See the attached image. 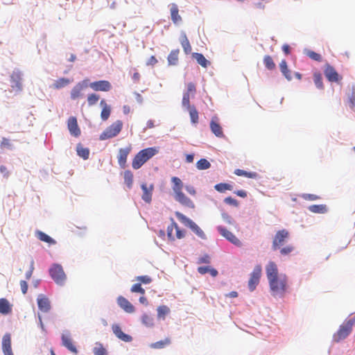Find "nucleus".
Wrapping results in <instances>:
<instances>
[{"label":"nucleus","instance_id":"obj_23","mask_svg":"<svg viewBox=\"0 0 355 355\" xmlns=\"http://www.w3.org/2000/svg\"><path fill=\"white\" fill-rule=\"evenodd\" d=\"M62 345L67 348L71 353L77 354L78 350L74 344L73 343V340L69 336L62 334Z\"/></svg>","mask_w":355,"mask_h":355},{"label":"nucleus","instance_id":"obj_38","mask_svg":"<svg viewBox=\"0 0 355 355\" xmlns=\"http://www.w3.org/2000/svg\"><path fill=\"white\" fill-rule=\"evenodd\" d=\"M70 83V80L66 78H61L55 80L53 85V88L60 89Z\"/></svg>","mask_w":355,"mask_h":355},{"label":"nucleus","instance_id":"obj_33","mask_svg":"<svg viewBox=\"0 0 355 355\" xmlns=\"http://www.w3.org/2000/svg\"><path fill=\"white\" fill-rule=\"evenodd\" d=\"M234 174L238 176H244L248 178L256 179L258 178V174L256 172H248L242 169H236Z\"/></svg>","mask_w":355,"mask_h":355},{"label":"nucleus","instance_id":"obj_62","mask_svg":"<svg viewBox=\"0 0 355 355\" xmlns=\"http://www.w3.org/2000/svg\"><path fill=\"white\" fill-rule=\"evenodd\" d=\"M186 190L189 194L192 196H195L196 193L195 188L191 185L186 186Z\"/></svg>","mask_w":355,"mask_h":355},{"label":"nucleus","instance_id":"obj_40","mask_svg":"<svg viewBox=\"0 0 355 355\" xmlns=\"http://www.w3.org/2000/svg\"><path fill=\"white\" fill-rule=\"evenodd\" d=\"M263 64L268 70H273L275 69L276 65L270 55H265L263 57Z\"/></svg>","mask_w":355,"mask_h":355},{"label":"nucleus","instance_id":"obj_45","mask_svg":"<svg viewBox=\"0 0 355 355\" xmlns=\"http://www.w3.org/2000/svg\"><path fill=\"white\" fill-rule=\"evenodd\" d=\"M211 164L206 159H200L196 163V167L199 170H205L210 168Z\"/></svg>","mask_w":355,"mask_h":355},{"label":"nucleus","instance_id":"obj_60","mask_svg":"<svg viewBox=\"0 0 355 355\" xmlns=\"http://www.w3.org/2000/svg\"><path fill=\"white\" fill-rule=\"evenodd\" d=\"M210 258L208 255H205L198 259V263H209Z\"/></svg>","mask_w":355,"mask_h":355},{"label":"nucleus","instance_id":"obj_53","mask_svg":"<svg viewBox=\"0 0 355 355\" xmlns=\"http://www.w3.org/2000/svg\"><path fill=\"white\" fill-rule=\"evenodd\" d=\"M187 87V89L185 93L191 95V96L193 97L196 92V87L195 84L193 83H189Z\"/></svg>","mask_w":355,"mask_h":355},{"label":"nucleus","instance_id":"obj_30","mask_svg":"<svg viewBox=\"0 0 355 355\" xmlns=\"http://www.w3.org/2000/svg\"><path fill=\"white\" fill-rule=\"evenodd\" d=\"M279 68L281 70V72L283 73V75L285 76V78L291 80L292 79L291 73V71L288 68L287 62L285 60H283L281 61L279 64Z\"/></svg>","mask_w":355,"mask_h":355},{"label":"nucleus","instance_id":"obj_19","mask_svg":"<svg viewBox=\"0 0 355 355\" xmlns=\"http://www.w3.org/2000/svg\"><path fill=\"white\" fill-rule=\"evenodd\" d=\"M68 129L71 135L77 137L80 135V130L78 127L77 119L75 116H71L67 122Z\"/></svg>","mask_w":355,"mask_h":355},{"label":"nucleus","instance_id":"obj_57","mask_svg":"<svg viewBox=\"0 0 355 355\" xmlns=\"http://www.w3.org/2000/svg\"><path fill=\"white\" fill-rule=\"evenodd\" d=\"M20 286L21 289V292L23 294H26L28 291V284L26 281L21 280L20 281Z\"/></svg>","mask_w":355,"mask_h":355},{"label":"nucleus","instance_id":"obj_29","mask_svg":"<svg viewBox=\"0 0 355 355\" xmlns=\"http://www.w3.org/2000/svg\"><path fill=\"white\" fill-rule=\"evenodd\" d=\"M179 49L172 50L168 55L167 60L169 65H176L178 62Z\"/></svg>","mask_w":355,"mask_h":355},{"label":"nucleus","instance_id":"obj_11","mask_svg":"<svg viewBox=\"0 0 355 355\" xmlns=\"http://www.w3.org/2000/svg\"><path fill=\"white\" fill-rule=\"evenodd\" d=\"M132 150V146L129 145L125 148H120L117 155L118 163L121 168H125L126 167V162L128 156Z\"/></svg>","mask_w":355,"mask_h":355},{"label":"nucleus","instance_id":"obj_61","mask_svg":"<svg viewBox=\"0 0 355 355\" xmlns=\"http://www.w3.org/2000/svg\"><path fill=\"white\" fill-rule=\"evenodd\" d=\"M157 60L156 59V58L154 55H152L150 57V58L147 61L146 64L153 66L155 64H157Z\"/></svg>","mask_w":355,"mask_h":355},{"label":"nucleus","instance_id":"obj_39","mask_svg":"<svg viewBox=\"0 0 355 355\" xmlns=\"http://www.w3.org/2000/svg\"><path fill=\"white\" fill-rule=\"evenodd\" d=\"M93 353L94 355H107V349L103 347V344L96 343L95 347L93 349Z\"/></svg>","mask_w":355,"mask_h":355},{"label":"nucleus","instance_id":"obj_50","mask_svg":"<svg viewBox=\"0 0 355 355\" xmlns=\"http://www.w3.org/2000/svg\"><path fill=\"white\" fill-rule=\"evenodd\" d=\"M191 95L184 93L182 101V105L186 109L190 107H192V105L190 104V97Z\"/></svg>","mask_w":355,"mask_h":355},{"label":"nucleus","instance_id":"obj_10","mask_svg":"<svg viewBox=\"0 0 355 355\" xmlns=\"http://www.w3.org/2000/svg\"><path fill=\"white\" fill-rule=\"evenodd\" d=\"M324 74L327 79L329 82H338L342 79L338 72L336 71L334 67L331 66L329 64H327L324 67Z\"/></svg>","mask_w":355,"mask_h":355},{"label":"nucleus","instance_id":"obj_25","mask_svg":"<svg viewBox=\"0 0 355 355\" xmlns=\"http://www.w3.org/2000/svg\"><path fill=\"white\" fill-rule=\"evenodd\" d=\"M100 105L102 107L101 117L103 121H107L108 119V118L110 117V115L111 113L110 106L106 103L105 100H101Z\"/></svg>","mask_w":355,"mask_h":355},{"label":"nucleus","instance_id":"obj_5","mask_svg":"<svg viewBox=\"0 0 355 355\" xmlns=\"http://www.w3.org/2000/svg\"><path fill=\"white\" fill-rule=\"evenodd\" d=\"M123 122L117 120L109 125L99 136L100 140H106L117 136L121 131Z\"/></svg>","mask_w":355,"mask_h":355},{"label":"nucleus","instance_id":"obj_63","mask_svg":"<svg viewBox=\"0 0 355 355\" xmlns=\"http://www.w3.org/2000/svg\"><path fill=\"white\" fill-rule=\"evenodd\" d=\"M1 147L5 146L8 148H11L12 145L10 142V140L6 138H3L1 144Z\"/></svg>","mask_w":355,"mask_h":355},{"label":"nucleus","instance_id":"obj_56","mask_svg":"<svg viewBox=\"0 0 355 355\" xmlns=\"http://www.w3.org/2000/svg\"><path fill=\"white\" fill-rule=\"evenodd\" d=\"M222 218L228 224H232L233 223V219L232 217L227 213H223L222 214Z\"/></svg>","mask_w":355,"mask_h":355},{"label":"nucleus","instance_id":"obj_24","mask_svg":"<svg viewBox=\"0 0 355 355\" xmlns=\"http://www.w3.org/2000/svg\"><path fill=\"white\" fill-rule=\"evenodd\" d=\"M171 20L174 24H178L182 21V17L179 15V9L176 4L172 3L171 6Z\"/></svg>","mask_w":355,"mask_h":355},{"label":"nucleus","instance_id":"obj_18","mask_svg":"<svg viewBox=\"0 0 355 355\" xmlns=\"http://www.w3.org/2000/svg\"><path fill=\"white\" fill-rule=\"evenodd\" d=\"M141 188L143 191L141 198L147 203H150L152 200L153 191L154 190V185L150 184L147 185L146 183H143L141 185Z\"/></svg>","mask_w":355,"mask_h":355},{"label":"nucleus","instance_id":"obj_13","mask_svg":"<svg viewBox=\"0 0 355 355\" xmlns=\"http://www.w3.org/2000/svg\"><path fill=\"white\" fill-rule=\"evenodd\" d=\"M217 230L219 232V233L229 241H230L231 243L236 245H241V243L239 239H237L236 236L234 235L231 232L228 231L225 227L218 226L217 227Z\"/></svg>","mask_w":355,"mask_h":355},{"label":"nucleus","instance_id":"obj_20","mask_svg":"<svg viewBox=\"0 0 355 355\" xmlns=\"http://www.w3.org/2000/svg\"><path fill=\"white\" fill-rule=\"evenodd\" d=\"M210 129L211 131L217 137H224V134L223 131V128L218 122L217 117H213L210 121Z\"/></svg>","mask_w":355,"mask_h":355},{"label":"nucleus","instance_id":"obj_54","mask_svg":"<svg viewBox=\"0 0 355 355\" xmlns=\"http://www.w3.org/2000/svg\"><path fill=\"white\" fill-rule=\"evenodd\" d=\"M33 270H34V261H33V260H31V263H30V266H29V269L26 273V279H31V277L33 275Z\"/></svg>","mask_w":355,"mask_h":355},{"label":"nucleus","instance_id":"obj_22","mask_svg":"<svg viewBox=\"0 0 355 355\" xmlns=\"http://www.w3.org/2000/svg\"><path fill=\"white\" fill-rule=\"evenodd\" d=\"M37 300L38 307L41 311L46 313L51 309L50 302L45 295H40Z\"/></svg>","mask_w":355,"mask_h":355},{"label":"nucleus","instance_id":"obj_15","mask_svg":"<svg viewBox=\"0 0 355 355\" xmlns=\"http://www.w3.org/2000/svg\"><path fill=\"white\" fill-rule=\"evenodd\" d=\"M175 200L180 202L182 205L189 207L194 208L195 205L193 201L189 198L183 192L180 191L175 194Z\"/></svg>","mask_w":355,"mask_h":355},{"label":"nucleus","instance_id":"obj_32","mask_svg":"<svg viewBox=\"0 0 355 355\" xmlns=\"http://www.w3.org/2000/svg\"><path fill=\"white\" fill-rule=\"evenodd\" d=\"M309 210L313 213L324 214L327 211L325 205H313L309 207Z\"/></svg>","mask_w":355,"mask_h":355},{"label":"nucleus","instance_id":"obj_12","mask_svg":"<svg viewBox=\"0 0 355 355\" xmlns=\"http://www.w3.org/2000/svg\"><path fill=\"white\" fill-rule=\"evenodd\" d=\"M175 230L176 232V238L177 239H182L184 237V232L183 230H181L180 227H178V224L172 220V223L170 225L167 227V236L168 239L170 240H175V237L173 235V230Z\"/></svg>","mask_w":355,"mask_h":355},{"label":"nucleus","instance_id":"obj_2","mask_svg":"<svg viewBox=\"0 0 355 355\" xmlns=\"http://www.w3.org/2000/svg\"><path fill=\"white\" fill-rule=\"evenodd\" d=\"M290 237L289 232L286 229L278 230L272 239V248L273 250H279V252L283 256L289 255L295 250V247L292 244H286L287 240Z\"/></svg>","mask_w":355,"mask_h":355},{"label":"nucleus","instance_id":"obj_3","mask_svg":"<svg viewBox=\"0 0 355 355\" xmlns=\"http://www.w3.org/2000/svg\"><path fill=\"white\" fill-rule=\"evenodd\" d=\"M158 153L156 147L144 148L138 152L132 162V167L137 170L140 168L146 162Z\"/></svg>","mask_w":355,"mask_h":355},{"label":"nucleus","instance_id":"obj_52","mask_svg":"<svg viewBox=\"0 0 355 355\" xmlns=\"http://www.w3.org/2000/svg\"><path fill=\"white\" fill-rule=\"evenodd\" d=\"M99 96L96 94H91L87 97L88 105L89 106L95 105L99 100Z\"/></svg>","mask_w":355,"mask_h":355},{"label":"nucleus","instance_id":"obj_6","mask_svg":"<svg viewBox=\"0 0 355 355\" xmlns=\"http://www.w3.org/2000/svg\"><path fill=\"white\" fill-rule=\"evenodd\" d=\"M354 322V320H349L345 322L343 324H341L337 332L334 334V341L336 343H338L340 340L347 338L348 335L351 333Z\"/></svg>","mask_w":355,"mask_h":355},{"label":"nucleus","instance_id":"obj_35","mask_svg":"<svg viewBox=\"0 0 355 355\" xmlns=\"http://www.w3.org/2000/svg\"><path fill=\"white\" fill-rule=\"evenodd\" d=\"M171 182L173 183V190L175 194L180 191H182V187H183V184H182V180L179 178L173 177L171 178Z\"/></svg>","mask_w":355,"mask_h":355},{"label":"nucleus","instance_id":"obj_48","mask_svg":"<svg viewBox=\"0 0 355 355\" xmlns=\"http://www.w3.org/2000/svg\"><path fill=\"white\" fill-rule=\"evenodd\" d=\"M306 54L308 57H309L311 59H312L313 60L320 62L322 60V57H321L320 54H319L315 51L308 50L306 51Z\"/></svg>","mask_w":355,"mask_h":355},{"label":"nucleus","instance_id":"obj_27","mask_svg":"<svg viewBox=\"0 0 355 355\" xmlns=\"http://www.w3.org/2000/svg\"><path fill=\"white\" fill-rule=\"evenodd\" d=\"M180 44L183 48L185 54H189L191 52V46L184 33H182L181 35Z\"/></svg>","mask_w":355,"mask_h":355},{"label":"nucleus","instance_id":"obj_17","mask_svg":"<svg viewBox=\"0 0 355 355\" xmlns=\"http://www.w3.org/2000/svg\"><path fill=\"white\" fill-rule=\"evenodd\" d=\"M112 329L114 335L120 340L129 343L132 340V338L131 336L128 335L122 331L121 327L117 324H114L112 326Z\"/></svg>","mask_w":355,"mask_h":355},{"label":"nucleus","instance_id":"obj_49","mask_svg":"<svg viewBox=\"0 0 355 355\" xmlns=\"http://www.w3.org/2000/svg\"><path fill=\"white\" fill-rule=\"evenodd\" d=\"M130 291L132 293H139L143 295H145V290L142 288L141 284L139 283L132 285L130 288Z\"/></svg>","mask_w":355,"mask_h":355},{"label":"nucleus","instance_id":"obj_1","mask_svg":"<svg viewBox=\"0 0 355 355\" xmlns=\"http://www.w3.org/2000/svg\"><path fill=\"white\" fill-rule=\"evenodd\" d=\"M266 273L272 295L275 297L284 296L288 288L287 276L279 275L277 265L274 261H269L266 265Z\"/></svg>","mask_w":355,"mask_h":355},{"label":"nucleus","instance_id":"obj_26","mask_svg":"<svg viewBox=\"0 0 355 355\" xmlns=\"http://www.w3.org/2000/svg\"><path fill=\"white\" fill-rule=\"evenodd\" d=\"M12 311V306L6 298L0 299V313L4 315L8 314Z\"/></svg>","mask_w":355,"mask_h":355},{"label":"nucleus","instance_id":"obj_47","mask_svg":"<svg viewBox=\"0 0 355 355\" xmlns=\"http://www.w3.org/2000/svg\"><path fill=\"white\" fill-rule=\"evenodd\" d=\"M141 321H142V323L147 327H153L154 324L153 318L147 314H144L142 315Z\"/></svg>","mask_w":355,"mask_h":355},{"label":"nucleus","instance_id":"obj_14","mask_svg":"<svg viewBox=\"0 0 355 355\" xmlns=\"http://www.w3.org/2000/svg\"><path fill=\"white\" fill-rule=\"evenodd\" d=\"M89 87L94 91L108 92L111 89L112 85L107 80H98L91 83Z\"/></svg>","mask_w":355,"mask_h":355},{"label":"nucleus","instance_id":"obj_59","mask_svg":"<svg viewBox=\"0 0 355 355\" xmlns=\"http://www.w3.org/2000/svg\"><path fill=\"white\" fill-rule=\"evenodd\" d=\"M209 266H200L198 267V272L201 275H204L206 274L207 272H209Z\"/></svg>","mask_w":355,"mask_h":355},{"label":"nucleus","instance_id":"obj_46","mask_svg":"<svg viewBox=\"0 0 355 355\" xmlns=\"http://www.w3.org/2000/svg\"><path fill=\"white\" fill-rule=\"evenodd\" d=\"M313 80H314V83H315V86L318 89H323L324 85H323V83H322V75L320 73H315L313 74Z\"/></svg>","mask_w":355,"mask_h":355},{"label":"nucleus","instance_id":"obj_51","mask_svg":"<svg viewBox=\"0 0 355 355\" xmlns=\"http://www.w3.org/2000/svg\"><path fill=\"white\" fill-rule=\"evenodd\" d=\"M136 280L138 281L141 284H148L152 282V278L148 275L138 276L136 277Z\"/></svg>","mask_w":355,"mask_h":355},{"label":"nucleus","instance_id":"obj_8","mask_svg":"<svg viewBox=\"0 0 355 355\" xmlns=\"http://www.w3.org/2000/svg\"><path fill=\"white\" fill-rule=\"evenodd\" d=\"M262 268L261 265H257L253 271L250 274V277L248 281V288L250 291L255 290L257 286L259 284L261 276Z\"/></svg>","mask_w":355,"mask_h":355},{"label":"nucleus","instance_id":"obj_64","mask_svg":"<svg viewBox=\"0 0 355 355\" xmlns=\"http://www.w3.org/2000/svg\"><path fill=\"white\" fill-rule=\"evenodd\" d=\"M349 103L352 107H355V91H353L352 96L349 98Z\"/></svg>","mask_w":355,"mask_h":355},{"label":"nucleus","instance_id":"obj_55","mask_svg":"<svg viewBox=\"0 0 355 355\" xmlns=\"http://www.w3.org/2000/svg\"><path fill=\"white\" fill-rule=\"evenodd\" d=\"M225 202L231 205L237 206L238 202L236 199L232 197H227L224 200Z\"/></svg>","mask_w":355,"mask_h":355},{"label":"nucleus","instance_id":"obj_16","mask_svg":"<svg viewBox=\"0 0 355 355\" xmlns=\"http://www.w3.org/2000/svg\"><path fill=\"white\" fill-rule=\"evenodd\" d=\"M118 305L126 313H132L135 309L134 306L124 297L119 296L116 300Z\"/></svg>","mask_w":355,"mask_h":355},{"label":"nucleus","instance_id":"obj_37","mask_svg":"<svg viewBox=\"0 0 355 355\" xmlns=\"http://www.w3.org/2000/svg\"><path fill=\"white\" fill-rule=\"evenodd\" d=\"M36 235L37 238L42 241L46 242L49 244L55 243V241L51 237H50L49 235L41 231H37L36 232Z\"/></svg>","mask_w":355,"mask_h":355},{"label":"nucleus","instance_id":"obj_58","mask_svg":"<svg viewBox=\"0 0 355 355\" xmlns=\"http://www.w3.org/2000/svg\"><path fill=\"white\" fill-rule=\"evenodd\" d=\"M303 198L305 200H318L320 198L319 196H318L315 194H304L303 196Z\"/></svg>","mask_w":355,"mask_h":355},{"label":"nucleus","instance_id":"obj_43","mask_svg":"<svg viewBox=\"0 0 355 355\" xmlns=\"http://www.w3.org/2000/svg\"><path fill=\"white\" fill-rule=\"evenodd\" d=\"M157 317L159 318L164 319L166 315L170 312L169 308L166 305H162L158 306L157 309Z\"/></svg>","mask_w":355,"mask_h":355},{"label":"nucleus","instance_id":"obj_31","mask_svg":"<svg viewBox=\"0 0 355 355\" xmlns=\"http://www.w3.org/2000/svg\"><path fill=\"white\" fill-rule=\"evenodd\" d=\"M187 110L189 111L191 123L193 124L198 123L199 121V116L196 107L192 105V107H188Z\"/></svg>","mask_w":355,"mask_h":355},{"label":"nucleus","instance_id":"obj_34","mask_svg":"<svg viewBox=\"0 0 355 355\" xmlns=\"http://www.w3.org/2000/svg\"><path fill=\"white\" fill-rule=\"evenodd\" d=\"M124 183L128 189H131L133 184V174L130 170H126L123 173Z\"/></svg>","mask_w":355,"mask_h":355},{"label":"nucleus","instance_id":"obj_9","mask_svg":"<svg viewBox=\"0 0 355 355\" xmlns=\"http://www.w3.org/2000/svg\"><path fill=\"white\" fill-rule=\"evenodd\" d=\"M11 87L17 91L22 89V73L18 70H14L10 75Z\"/></svg>","mask_w":355,"mask_h":355},{"label":"nucleus","instance_id":"obj_44","mask_svg":"<svg viewBox=\"0 0 355 355\" xmlns=\"http://www.w3.org/2000/svg\"><path fill=\"white\" fill-rule=\"evenodd\" d=\"M214 188L216 191L220 193H223L227 190L231 191L233 187L231 184L227 183H219L214 186Z\"/></svg>","mask_w":355,"mask_h":355},{"label":"nucleus","instance_id":"obj_21","mask_svg":"<svg viewBox=\"0 0 355 355\" xmlns=\"http://www.w3.org/2000/svg\"><path fill=\"white\" fill-rule=\"evenodd\" d=\"M2 349L4 355H14L11 348V336L6 334L2 338Z\"/></svg>","mask_w":355,"mask_h":355},{"label":"nucleus","instance_id":"obj_42","mask_svg":"<svg viewBox=\"0 0 355 355\" xmlns=\"http://www.w3.org/2000/svg\"><path fill=\"white\" fill-rule=\"evenodd\" d=\"M77 153L80 157L83 158L84 159H87L89 155V150L87 148H84L79 144L77 146Z\"/></svg>","mask_w":355,"mask_h":355},{"label":"nucleus","instance_id":"obj_41","mask_svg":"<svg viewBox=\"0 0 355 355\" xmlns=\"http://www.w3.org/2000/svg\"><path fill=\"white\" fill-rule=\"evenodd\" d=\"M83 86L80 84L76 85L71 89V98L73 100L80 97L82 94Z\"/></svg>","mask_w":355,"mask_h":355},{"label":"nucleus","instance_id":"obj_28","mask_svg":"<svg viewBox=\"0 0 355 355\" xmlns=\"http://www.w3.org/2000/svg\"><path fill=\"white\" fill-rule=\"evenodd\" d=\"M192 57L204 68H207L210 64V62L207 60L202 53H193Z\"/></svg>","mask_w":355,"mask_h":355},{"label":"nucleus","instance_id":"obj_36","mask_svg":"<svg viewBox=\"0 0 355 355\" xmlns=\"http://www.w3.org/2000/svg\"><path fill=\"white\" fill-rule=\"evenodd\" d=\"M171 341L169 338H166L163 340H159L155 343H153L150 345V347L153 349H162L164 348L165 347L171 344Z\"/></svg>","mask_w":355,"mask_h":355},{"label":"nucleus","instance_id":"obj_7","mask_svg":"<svg viewBox=\"0 0 355 355\" xmlns=\"http://www.w3.org/2000/svg\"><path fill=\"white\" fill-rule=\"evenodd\" d=\"M176 217L185 225L189 226L193 232L196 233L201 239H206V235L204 232L198 227L197 224H196L191 219L188 218L184 214L180 212H175Z\"/></svg>","mask_w":355,"mask_h":355},{"label":"nucleus","instance_id":"obj_4","mask_svg":"<svg viewBox=\"0 0 355 355\" xmlns=\"http://www.w3.org/2000/svg\"><path fill=\"white\" fill-rule=\"evenodd\" d=\"M49 275L55 284L62 286L67 280V275L61 265L54 263L49 268Z\"/></svg>","mask_w":355,"mask_h":355}]
</instances>
